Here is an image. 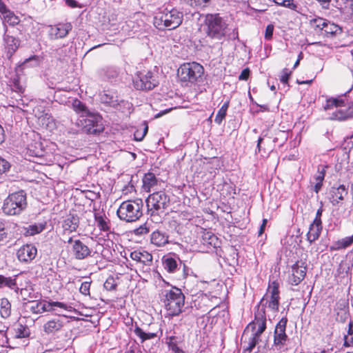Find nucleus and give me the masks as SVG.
<instances>
[{
	"instance_id": "39448f33",
	"label": "nucleus",
	"mask_w": 353,
	"mask_h": 353,
	"mask_svg": "<svg viewBox=\"0 0 353 353\" xmlns=\"http://www.w3.org/2000/svg\"><path fill=\"white\" fill-rule=\"evenodd\" d=\"M170 196L164 191H157L150 194L145 200L148 214L159 221V216L170 205Z\"/></svg>"
},
{
	"instance_id": "864d4df0",
	"label": "nucleus",
	"mask_w": 353,
	"mask_h": 353,
	"mask_svg": "<svg viewBox=\"0 0 353 353\" xmlns=\"http://www.w3.org/2000/svg\"><path fill=\"white\" fill-rule=\"evenodd\" d=\"M38 119L40 124L46 128H47L49 125L50 121H52V117L48 114H44L41 115V117H39Z\"/></svg>"
},
{
	"instance_id": "20e7f679",
	"label": "nucleus",
	"mask_w": 353,
	"mask_h": 353,
	"mask_svg": "<svg viewBox=\"0 0 353 353\" xmlns=\"http://www.w3.org/2000/svg\"><path fill=\"white\" fill-rule=\"evenodd\" d=\"M143 202L141 199L123 201L117 210L121 221L126 223L135 222L143 216Z\"/></svg>"
},
{
	"instance_id": "4c0bfd02",
	"label": "nucleus",
	"mask_w": 353,
	"mask_h": 353,
	"mask_svg": "<svg viewBox=\"0 0 353 353\" xmlns=\"http://www.w3.org/2000/svg\"><path fill=\"white\" fill-rule=\"evenodd\" d=\"M353 243V234L350 236H346L336 242L330 247L331 250H339L345 249Z\"/></svg>"
},
{
	"instance_id": "37998d69",
	"label": "nucleus",
	"mask_w": 353,
	"mask_h": 353,
	"mask_svg": "<svg viewBox=\"0 0 353 353\" xmlns=\"http://www.w3.org/2000/svg\"><path fill=\"white\" fill-rule=\"evenodd\" d=\"M5 23H8L10 26H14L20 22L19 18L14 14L12 11H10V14H6L2 17Z\"/></svg>"
},
{
	"instance_id": "6e6552de",
	"label": "nucleus",
	"mask_w": 353,
	"mask_h": 353,
	"mask_svg": "<svg viewBox=\"0 0 353 353\" xmlns=\"http://www.w3.org/2000/svg\"><path fill=\"white\" fill-rule=\"evenodd\" d=\"M78 125L87 134H98L104 129L102 117L90 112L79 119Z\"/></svg>"
},
{
	"instance_id": "5fc2aeb1",
	"label": "nucleus",
	"mask_w": 353,
	"mask_h": 353,
	"mask_svg": "<svg viewBox=\"0 0 353 353\" xmlns=\"http://www.w3.org/2000/svg\"><path fill=\"white\" fill-rule=\"evenodd\" d=\"M291 74H292V72L289 69L284 68L282 70V74L280 77L281 82L283 84H288V80H289V78H290Z\"/></svg>"
},
{
	"instance_id": "1a4fd4ad",
	"label": "nucleus",
	"mask_w": 353,
	"mask_h": 353,
	"mask_svg": "<svg viewBox=\"0 0 353 353\" xmlns=\"http://www.w3.org/2000/svg\"><path fill=\"white\" fill-rule=\"evenodd\" d=\"M158 84L157 74L151 71L138 72L137 76L133 79L134 88L139 90H150Z\"/></svg>"
},
{
	"instance_id": "2eb2a0df",
	"label": "nucleus",
	"mask_w": 353,
	"mask_h": 353,
	"mask_svg": "<svg viewBox=\"0 0 353 353\" xmlns=\"http://www.w3.org/2000/svg\"><path fill=\"white\" fill-rule=\"evenodd\" d=\"M72 26L70 23H59L49 26L48 35L51 40L65 38L72 30Z\"/></svg>"
},
{
	"instance_id": "f257e3e1",
	"label": "nucleus",
	"mask_w": 353,
	"mask_h": 353,
	"mask_svg": "<svg viewBox=\"0 0 353 353\" xmlns=\"http://www.w3.org/2000/svg\"><path fill=\"white\" fill-rule=\"evenodd\" d=\"M228 25L219 14H208L203 23V31L205 37L200 41L201 46L213 48L215 45L221 43L226 37Z\"/></svg>"
},
{
	"instance_id": "bb28decb",
	"label": "nucleus",
	"mask_w": 353,
	"mask_h": 353,
	"mask_svg": "<svg viewBox=\"0 0 353 353\" xmlns=\"http://www.w3.org/2000/svg\"><path fill=\"white\" fill-rule=\"evenodd\" d=\"M27 154L31 157L42 158L45 156L46 150L40 141H35L28 145Z\"/></svg>"
},
{
	"instance_id": "dca6fc26",
	"label": "nucleus",
	"mask_w": 353,
	"mask_h": 353,
	"mask_svg": "<svg viewBox=\"0 0 353 353\" xmlns=\"http://www.w3.org/2000/svg\"><path fill=\"white\" fill-rule=\"evenodd\" d=\"M348 194V188L343 184L332 187L328 193V199L332 205H341Z\"/></svg>"
},
{
	"instance_id": "f03ea898",
	"label": "nucleus",
	"mask_w": 353,
	"mask_h": 353,
	"mask_svg": "<svg viewBox=\"0 0 353 353\" xmlns=\"http://www.w3.org/2000/svg\"><path fill=\"white\" fill-rule=\"evenodd\" d=\"M160 298L169 316H176L183 312L185 295L179 288L171 286L170 289L162 290Z\"/></svg>"
},
{
	"instance_id": "b1692460",
	"label": "nucleus",
	"mask_w": 353,
	"mask_h": 353,
	"mask_svg": "<svg viewBox=\"0 0 353 353\" xmlns=\"http://www.w3.org/2000/svg\"><path fill=\"white\" fill-rule=\"evenodd\" d=\"M130 258L145 266L150 267L152 264V256L145 250H134L130 253Z\"/></svg>"
},
{
	"instance_id": "774afa93",
	"label": "nucleus",
	"mask_w": 353,
	"mask_h": 353,
	"mask_svg": "<svg viewBox=\"0 0 353 353\" xmlns=\"http://www.w3.org/2000/svg\"><path fill=\"white\" fill-rule=\"evenodd\" d=\"M325 171L323 168L321 171L319 170L318 174L315 176L316 181L323 183V181L325 178Z\"/></svg>"
},
{
	"instance_id": "412c9836",
	"label": "nucleus",
	"mask_w": 353,
	"mask_h": 353,
	"mask_svg": "<svg viewBox=\"0 0 353 353\" xmlns=\"http://www.w3.org/2000/svg\"><path fill=\"white\" fill-rule=\"evenodd\" d=\"M347 103L346 107L337 109L333 112L330 116V119L343 121L353 119V101Z\"/></svg>"
},
{
	"instance_id": "680f3d73",
	"label": "nucleus",
	"mask_w": 353,
	"mask_h": 353,
	"mask_svg": "<svg viewBox=\"0 0 353 353\" xmlns=\"http://www.w3.org/2000/svg\"><path fill=\"white\" fill-rule=\"evenodd\" d=\"M10 11L3 0H0V17L2 18L7 14H10Z\"/></svg>"
},
{
	"instance_id": "ddd939ff",
	"label": "nucleus",
	"mask_w": 353,
	"mask_h": 353,
	"mask_svg": "<svg viewBox=\"0 0 353 353\" xmlns=\"http://www.w3.org/2000/svg\"><path fill=\"white\" fill-rule=\"evenodd\" d=\"M251 327L252 331L254 332L253 334L256 336H261L262 333L266 329V316H265V309L263 305L260 309V305H258V312L255 313L254 320L251 322L248 326Z\"/></svg>"
},
{
	"instance_id": "e2e57ef3",
	"label": "nucleus",
	"mask_w": 353,
	"mask_h": 353,
	"mask_svg": "<svg viewBox=\"0 0 353 353\" xmlns=\"http://www.w3.org/2000/svg\"><path fill=\"white\" fill-rule=\"evenodd\" d=\"M41 312L43 313L44 312H50L54 310L51 305V301H43L41 302V305L40 306Z\"/></svg>"
},
{
	"instance_id": "423d86ee",
	"label": "nucleus",
	"mask_w": 353,
	"mask_h": 353,
	"mask_svg": "<svg viewBox=\"0 0 353 353\" xmlns=\"http://www.w3.org/2000/svg\"><path fill=\"white\" fill-rule=\"evenodd\" d=\"M27 206V194L24 190H19L10 194L4 200L2 211L6 215L15 216L21 214Z\"/></svg>"
},
{
	"instance_id": "4be33fe9",
	"label": "nucleus",
	"mask_w": 353,
	"mask_h": 353,
	"mask_svg": "<svg viewBox=\"0 0 353 353\" xmlns=\"http://www.w3.org/2000/svg\"><path fill=\"white\" fill-rule=\"evenodd\" d=\"M9 335L13 339L28 338L30 331L28 325L19 321L14 323L9 330Z\"/></svg>"
},
{
	"instance_id": "c85d7f7f",
	"label": "nucleus",
	"mask_w": 353,
	"mask_h": 353,
	"mask_svg": "<svg viewBox=\"0 0 353 353\" xmlns=\"http://www.w3.org/2000/svg\"><path fill=\"white\" fill-rule=\"evenodd\" d=\"M201 242L203 245L213 248L219 247L221 243L216 236L208 231H204L203 232Z\"/></svg>"
},
{
	"instance_id": "393cba45",
	"label": "nucleus",
	"mask_w": 353,
	"mask_h": 353,
	"mask_svg": "<svg viewBox=\"0 0 353 353\" xmlns=\"http://www.w3.org/2000/svg\"><path fill=\"white\" fill-rule=\"evenodd\" d=\"M35 59V56H33L29 59H26L21 64L19 65L16 68V75L12 79V84L10 85L11 88L13 91L18 93H22L24 91L23 87L21 85L19 73L22 72L23 68L32 59Z\"/></svg>"
},
{
	"instance_id": "7ed1b4c3",
	"label": "nucleus",
	"mask_w": 353,
	"mask_h": 353,
	"mask_svg": "<svg viewBox=\"0 0 353 353\" xmlns=\"http://www.w3.org/2000/svg\"><path fill=\"white\" fill-rule=\"evenodd\" d=\"M183 14L176 8H161L154 17V26L160 30H174L182 23Z\"/></svg>"
},
{
	"instance_id": "f8f14e48",
	"label": "nucleus",
	"mask_w": 353,
	"mask_h": 353,
	"mask_svg": "<svg viewBox=\"0 0 353 353\" xmlns=\"http://www.w3.org/2000/svg\"><path fill=\"white\" fill-rule=\"evenodd\" d=\"M101 103L110 107L121 110V107L129 108L130 103L123 99H119L117 93L113 91H104L100 97Z\"/></svg>"
},
{
	"instance_id": "2f4dec72",
	"label": "nucleus",
	"mask_w": 353,
	"mask_h": 353,
	"mask_svg": "<svg viewBox=\"0 0 353 353\" xmlns=\"http://www.w3.org/2000/svg\"><path fill=\"white\" fill-rule=\"evenodd\" d=\"M46 228V223H34L28 225V227H23L21 230V232L23 234L24 236H33L37 234L41 233Z\"/></svg>"
},
{
	"instance_id": "0e129e2a",
	"label": "nucleus",
	"mask_w": 353,
	"mask_h": 353,
	"mask_svg": "<svg viewBox=\"0 0 353 353\" xmlns=\"http://www.w3.org/2000/svg\"><path fill=\"white\" fill-rule=\"evenodd\" d=\"M51 305L52 308H54V307H58L65 310H70V309L71 308V307L67 304L59 301H51Z\"/></svg>"
},
{
	"instance_id": "a18cd8bd",
	"label": "nucleus",
	"mask_w": 353,
	"mask_h": 353,
	"mask_svg": "<svg viewBox=\"0 0 353 353\" xmlns=\"http://www.w3.org/2000/svg\"><path fill=\"white\" fill-rule=\"evenodd\" d=\"M323 31L325 32V33L326 34L334 35V34H336L338 33V32H341V30L339 26H337L333 23H331L330 21H327Z\"/></svg>"
},
{
	"instance_id": "cd10ccee",
	"label": "nucleus",
	"mask_w": 353,
	"mask_h": 353,
	"mask_svg": "<svg viewBox=\"0 0 353 353\" xmlns=\"http://www.w3.org/2000/svg\"><path fill=\"white\" fill-rule=\"evenodd\" d=\"M323 227L322 223L312 222L309 228V231L307 234V241L312 243L317 240L321 233Z\"/></svg>"
},
{
	"instance_id": "09e8293b",
	"label": "nucleus",
	"mask_w": 353,
	"mask_h": 353,
	"mask_svg": "<svg viewBox=\"0 0 353 353\" xmlns=\"http://www.w3.org/2000/svg\"><path fill=\"white\" fill-rule=\"evenodd\" d=\"M148 130V126L147 123L145 122L144 127L143 128L142 130L137 129L134 132V140H136L137 141H142L144 139L145 136L146 135Z\"/></svg>"
},
{
	"instance_id": "69168bd1",
	"label": "nucleus",
	"mask_w": 353,
	"mask_h": 353,
	"mask_svg": "<svg viewBox=\"0 0 353 353\" xmlns=\"http://www.w3.org/2000/svg\"><path fill=\"white\" fill-rule=\"evenodd\" d=\"M250 70L249 68H245L242 70V72H241L239 77V80H241V81H246L248 80L249 76H250Z\"/></svg>"
},
{
	"instance_id": "aec40b11",
	"label": "nucleus",
	"mask_w": 353,
	"mask_h": 353,
	"mask_svg": "<svg viewBox=\"0 0 353 353\" xmlns=\"http://www.w3.org/2000/svg\"><path fill=\"white\" fill-rule=\"evenodd\" d=\"M18 275L13 276H6L0 274V288H8L14 290L16 293H20L23 295L25 292H28L27 288H19L17 283V279Z\"/></svg>"
},
{
	"instance_id": "58836bf2",
	"label": "nucleus",
	"mask_w": 353,
	"mask_h": 353,
	"mask_svg": "<svg viewBox=\"0 0 353 353\" xmlns=\"http://www.w3.org/2000/svg\"><path fill=\"white\" fill-rule=\"evenodd\" d=\"M11 303L7 298L0 299V315L3 319H8L11 315Z\"/></svg>"
},
{
	"instance_id": "9b49d317",
	"label": "nucleus",
	"mask_w": 353,
	"mask_h": 353,
	"mask_svg": "<svg viewBox=\"0 0 353 353\" xmlns=\"http://www.w3.org/2000/svg\"><path fill=\"white\" fill-rule=\"evenodd\" d=\"M67 243L71 245V252L74 259L83 260L90 256L91 250L81 240H74L72 237H70Z\"/></svg>"
},
{
	"instance_id": "9d476101",
	"label": "nucleus",
	"mask_w": 353,
	"mask_h": 353,
	"mask_svg": "<svg viewBox=\"0 0 353 353\" xmlns=\"http://www.w3.org/2000/svg\"><path fill=\"white\" fill-rule=\"evenodd\" d=\"M287 323L288 318L285 316L281 319L275 326L272 348L275 347L276 350H281L283 349L289 339L285 332Z\"/></svg>"
},
{
	"instance_id": "72a5a7b5",
	"label": "nucleus",
	"mask_w": 353,
	"mask_h": 353,
	"mask_svg": "<svg viewBox=\"0 0 353 353\" xmlns=\"http://www.w3.org/2000/svg\"><path fill=\"white\" fill-rule=\"evenodd\" d=\"M94 220L97 223V227L101 231L110 232V221L105 217L104 214L95 212Z\"/></svg>"
},
{
	"instance_id": "c756f323",
	"label": "nucleus",
	"mask_w": 353,
	"mask_h": 353,
	"mask_svg": "<svg viewBox=\"0 0 353 353\" xmlns=\"http://www.w3.org/2000/svg\"><path fill=\"white\" fill-rule=\"evenodd\" d=\"M143 188L145 191L149 192L151 189L157 185L159 179L152 172L145 173L143 177Z\"/></svg>"
},
{
	"instance_id": "6ab92c4d",
	"label": "nucleus",
	"mask_w": 353,
	"mask_h": 353,
	"mask_svg": "<svg viewBox=\"0 0 353 353\" xmlns=\"http://www.w3.org/2000/svg\"><path fill=\"white\" fill-rule=\"evenodd\" d=\"M37 254V249L32 244H26L21 246L17 252L18 259L21 262L28 263L31 262Z\"/></svg>"
},
{
	"instance_id": "052dcab7",
	"label": "nucleus",
	"mask_w": 353,
	"mask_h": 353,
	"mask_svg": "<svg viewBox=\"0 0 353 353\" xmlns=\"http://www.w3.org/2000/svg\"><path fill=\"white\" fill-rule=\"evenodd\" d=\"M327 21H328L322 18H319L314 20V24L316 28H318L321 30H324Z\"/></svg>"
},
{
	"instance_id": "f3484780",
	"label": "nucleus",
	"mask_w": 353,
	"mask_h": 353,
	"mask_svg": "<svg viewBox=\"0 0 353 353\" xmlns=\"http://www.w3.org/2000/svg\"><path fill=\"white\" fill-rule=\"evenodd\" d=\"M68 321L65 316H57L43 325V331L48 334H54L60 332Z\"/></svg>"
},
{
	"instance_id": "13d9d810",
	"label": "nucleus",
	"mask_w": 353,
	"mask_h": 353,
	"mask_svg": "<svg viewBox=\"0 0 353 353\" xmlns=\"http://www.w3.org/2000/svg\"><path fill=\"white\" fill-rule=\"evenodd\" d=\"M90 282L85 281L83 282L81 285L79 291L83 295H89L90 294Z\"/></svg>"
},
{
	"instance_id": "c9c22d12",
	"label": "nucleus",
	"mask_w": 353,
	"mask_h": 353,
	"mask_svg": "<svg viewBox=\"0 0 353 353\" xmlns=\"http://www.w3.org/2000/svg\"><path fill=\"white\" fill-rule=\"evenodd\" d=\"M345 96H341L338 98L331 97L326 100V103L324 106L325 110H330L333 107L343 108L345 106L346 101L345 99Z\"/></svg>"
},
{
	"instance_id": "e433bc0d",
	"label": "nucleus",
	"mask_w": 353,
	"mask_h": 353,
	"mask_svg": "<svg viewBox=\"0 0 353 353\" xmlns=\"http://www.w3.org/2000/svg\"><path fill=\"white\" fill-rule=\"evenodd\" d=\"M353 243V234L350 236H346L336 242L330 247L331 250H339L345 249Z\"/></svg>"
},
{
	"instance_id": "a19ab883",
	"label": "nucleus",
	"mask_w": 353,
	"mask_h": 353,
	"mask_svg": "<svg viewBox=\"0 0 353 353\" xmlns=\"http://www.w3.org/2000/svg\"><path fill=\"white\" fill-rule=\"evenodd\" d=\"M229 105H230V100H227L226 101L224 102V103L223 104L221 108L219 110V111L215 117V119H214L215 123H216L219 125H220L222 123L223 120L225 119V117L226 116L227 110L229 108Z\"/></svg>"
},
{
	"instance_id": "79ce46f5",
	"label": "nucleus",
	"mask_w": 353,
	"mask_h": 353,
	"mask_svg": "<svg viewBox=\"0 0 353 353\" xmlns=\"http://www.w3.org/2000/svg\"><path fill=\"white\" fill-rule=\"evenodd\" d=\"M134 334L139 336L141 342H143L146 340L152 339L157 337V334L153 332H145L141 328H140L139 326H136L134 330Z\"/></svg>"
},
{
	"instance_id": "603ef678",
	"label": "nucleus",
	"mask_w": 353,
	"mask_h": 353,
	"mask_svg": "<svg viewBox=\"0 0 353 353\" xmlns=\"http://www.w3.org/2000/svg\"><path fill=\"white\" fill-rule=\"evenodd\" d=\"M274 1L280 6H282L285 8H288L290 9H295L296 6L294 3L293 0H282V1H280V0H274Z\"/></svg>"
},
{
	"instance_id": "f704fd0d",
	"label": "nucleus",
	"mask_w": 353,
	"mask_h": 353,
	"mask_svg": "<svg viewBox=\"0 0 353 353\" xmlns=\"http://www.w3.org/2000/svg\"><path fill=\"white\" fill-rule=\"evenodd\" d=\"M151 243L161 247L168 243V236L159 230L154 231L151 234Z\"/></svg>"
},
{
	"instance_id": "7c9ffc66",
	"label": "nucleus",
	"mask_w": 353,
	"mask_h": 353,
	"mask_svg": "<svg viewBox=\"0 0 353 353\" xmlns=\"http://www.w3.org/2000/svg\"><path fill=\"white\" fill-rule=\"evenodd\" d=\"M172 331L166 332V343L169 348L175 353H183V350L178 346L179 343L181 342V339L179 336L170 334Z\"/></svg>"
},
{
	"instance_id": "338daca9",
	"label": "nucleus",
	"mask_w": 353,
	"mask_h": 353,
	"mask_svg": "<svg viewBox=\"0 0 353 353\" xmlns=\"http://www.w3.org/2000/svg\"><path fill=\"white\" fill-rule=\"evenodd\" d=\"M9 327L2 323H0V333L6 337V340H8V334H9Z\"/></svg>"
},
{
	"instance_id": "3c124183",
	"label": "nucleus",
	"mask_w": 353,
	"mask_h": 353,
	"mask_svg": "<svg viewBox=\"0 0 353 353\" xmlns=\"http://www.w3.org/2000/svg\"><path fill=\"white\" fill-rule=\"evenodd\" d=\"M150 232V228L148 227L147 223L141 225L139 227L134 230V234L137 236H142Z\"/></svg>"
},
{
	"instance_id": "473e14b6",
	"label": "nucleus",
	"mask_w": 353,
	"mask_h": 353,
	"mask_svg": "<svg viewBox=\"0 0 353 353\" xmlns=\"http://www.w3.org/2000/svg\"><path fill=\"white\" fill-rule=\"evenodd\" d=\"M119 70L114 66H106L100 71L101 76L110 81H114L118 77Z\"/></svg>"
},
{
	"instance_id": "4d7b16f0",
	"label": "nucleus",
	"mask_w": 353,
	"mask_h": 353,
	"mask_svg": "<svg viewBox=\"0 0 353 353\" xmlns=\"http://www.w3.org/2000/svg\"><path fill=\"white\" fill-rule=\"evenodd\" d=\"M117 284L113 277H109L104 283V288L108 290H115Z\"/></svg>"
},
{
	"instance_id": "de8ad7c7",
	"label": "nucleus",
	"mask_w": 353,
	"mask_h": 353,
	"mask_svg": "<svg viewBox=\"0 0 353 353\" xmlns=\"http://www.w3.org/2000/svg\"><path fill=\"white\" fill-rule=\"evenodd\" d=\"M260 340L259 336H256L252 334V337L250 339L248 345L243 350V353H250L255 347L256 344L259 343Z\"/></svg>"
},
{
	"instance_id": "5701e85b",
	"label": "nucleus",
	"mask_w": 353,
	"mask_h": 353,
	"mask_svg": "<svg viewBox=\"0 0 353 353\" xmlns=\"http://www.w3.org/2000/svg\"><path fill=\"white\" fill-rule=\"evenodd\" d=\"M79 217L77 214L70 213L68 214L62 223V228L65 232L72 233L76 232L79 225Z\"/></svg>"
},
{
	"instance_id": "49530a36",
	"label": "nucleus",
	"mask_w": 353,
	"mask_h": 353,
	"mask_svg": "<svg viewBox=\"0 0 353 353\" xmlns=\"http://www.w3.org/2000/svg\"><path fill=\"white\" fill-rule=\"evenodd\" d=\"M279 294L270 295V299L268 301V307L273 311L277 312L279 306Z\"/></svg>"
},
{
	"instance_id": "0eeeda50",
	"label": "nucleus",
	"mask_w": 353,
	"mask_h": 353,
	"mask_svg": "<svg viewBox=\"0 0 353 353\" xmlns=\"http://www.w3.org/2000/svg\"><path fill=\"white\" fill-rule=\"evenodd\" d=\"M204 72L203 67L196 62L185 63L178 69V77L181 81L195 83Z\"/></svg>"
},
{
	"instance_id": "c03bdc74",
	"label": "nucleus",
	"mask_w": 353,
	"mask_h": 353,
	"mask_svg": "<svg viewBox=\"0 0 353 353\" xmlns=\"http://www.w3.org/2000/svg\"><path fill=\"white\" fill-rule=\"evenodd\" d=\"M344 343L346 346L353 345V322L350 321L348 324L347 334L344 336Z\"/></svg>"
},
{
	"instance_id": "6e6d98bb",
	"label": "nucleus",
	"mask_w": 353,
	"mask_h": 353,
	"mask_svg": "<svg viewBox=\"0 0 353 353\" xmlns=\"http://www.w3.org/2000/svg\"><path fill=\"white\" fill-rule=\"evenodd\" d=\"M274 30V26L273 24L270 23L267 26L265 31V39H266L267 41H270L272 39Z\"/></svg>"
},
{
	"instance_id": "ea45409f",
	"label": "nucleus",
	"mask_w": 353,
	"mask_h": 353,
	"mask_svg": "<svg viewBox=\"0 0 353 353\" xmlns=\"http://www.w3.org/2000/svg\"><path fill=\"white\" fill-rule=\"evenodd\" d=\"M72 107L77 114H80V119L90 112L85 105L77 99L73 100Z\"/></svg>"
},
{
	"instance_id": "a211bd4d",
	"label": "nucleus",
	"mask_w": 353,
	"mask_h": 353,
	"mask_svg": "<svg viewBox=\"0 0 353 353\" xmlns=\"http://www.w3.org/2000/svg\"><path fill=\"white\" fill-rule=\"evenodd\" d=\"M3 41L7 57L10 59L20 46L21 41L18 38L8 33L6 25H4Z\"/></svg>"
},
{
	"instance_id": "a878e982",
	"label": "nucleus",
	"mask_w": 353,
	"mask_h": 353,
	"mask_svg": "<svg viewBox=\"0 0 353 353\" xmlns=\"http://www.w3.org/2000/svg\"><path fill=\"white\" fill-rule=\"evenodd\" d=\"M162 263L164 269L169 273L175 272L182 265L181 260L170 256H163L162 259Z\"/></svg>"
},
{
	"instance_id": "4468645a",
	"label": "nucleus",
	"mask_w": 353,
	"mask_h": 353,
	"mask_svg": "<svg viewBox=\"0 0 353 353\" xmlns=\"http://www.w3.org/2000/svg\"><path fill=\"white\" fill-rule=\"evenodd\" d=\"M307 265L303 261H296L292 266V274L289 276V283L292 285H298L306 275Z\"/></svg>"
},
{
	"instance_id": "bf43d9fd",
	"label": "nucleus",
	"mask_w": 353,
	"mask_h": 353,
	"mask_svg": "<svg viewBox=\"0 0 353 353\" xmlns=\"http://www.w3.org/2000/svg\"><path fill=\"white\" fill-rule=\"evenodd\" d=\"M10 168V163L0 157V174L6 172Z\"/></svg>"
},
{
	"instance_id": "8fccbe9b",
	"label": "nucleus",
	"mask_w": 353,
	"mask_h": 353,
	"mask_svg": "<svg viewBox=\"0 0 353 353\" xmlns=\"http://www.w3.org/2000/svg\"><path fill=\"white\" fill-rule=\"evenodd\" d=\"M279 283L276 281H274L270 283L267 293L270 294V295L279 294Z\"/></svg>"
}]
</instances>
